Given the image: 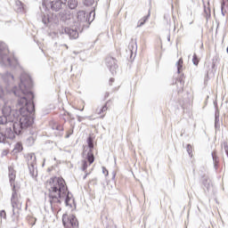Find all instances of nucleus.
<instances>
[{
    "label": "nucleus",
    "instance_id": "nucleus-1",
    "mask_svg": "<svg viewBox=\"0 0 228 228\" xmlns=\"http://www.w3.org/2000/svg\"><path fill=\"white\" fill-rule=\"evenodd\" d=\"M31 86H33V81L31 80V77L28 73H23L20 77V84L19 87L14 86L12 89V94L18 97V107L19 110H12V107L8 105H4L2 113L0 116V130L4 129V126L8 125V122H13V120L20 121V108H26V103L21 105L19 104V101L25 97L28 102L33 103V99H35V94L31 92Z\"/></svg>",
    "mask_w": 228,
    "mask_h": 228
},
{
    "label": "nucleus",
    "instance_id": "nucleus-26",
    "mask_svg": "<svg viewBox=\"0 0 228 228\" xmlns=\"http://www.w3.org/2000/svg\"><path fill=\"white\" fill-rule=\"evenodd\" d=\"M186 151H187L189 156H191V144L187 145Z\"/></svg>",
    "mask_w": 228,
    "mask_h": 228
},
{
    "label": "nucleus",
    "instance_id": "nucleus-6",
    "mask_svg": "<svg viewBox=\"0 0 228 228\" xmlns=\"http://www.w3.org/2000/svg\"><path fill=\"white\" fill-rule=\"evenodd\" d=\"M11 204H12V211H15V209H20L22 208V198H20V195L17 193L15 185H13V188H12Z\"/></svg>",
    "mask_w": 228,
    "mask_h": 228
},
{
    "label": "nucleus",
    "instance_id": "nucleus-12",
    "mask_svg": "<svg viewBox=\"0 0 228 228\" xmlns=\"http://www.w3.org/2000/svg\"><path fill=\"white\" fill-rule=\"evenodd\" d=\"M202 170V173H200V175H201V183L205 188H209V176L204 173L206 172V168L203 167Z\"/></svg>",
    "mask_w": 228,
    "mask_h": 228
},
{
    "label": "nucleus",
    "instance_id": "nucleus-13",
    "mask_svg": "<svg viewBox=\"0 0 228 228\" xmlns=\"http://www.w3.org/2000/svg\"><path fill=\"white\" fill-rule=\"evenodd\" d=\"M15 177H16L15 170H13L12 167H9V181L12 188H13V185L15 186V183H14Z\"/></svg>",
    "mask_w": 228,
    "mask_h": 228
},
{
    "label": "nucleus",
    "instance_id": "nucleus-17",
    "mask_svg": "<svg viewBox=\"0 0 228 228\" xmlns=\"http://www.w3.org/2000/svg\"><path fill=\"white\" fill-rule=\"evenodd\" d=\"M13 75H12V73H6L4 77V80L5 81V83H10V82H13Z\"/></svg>",
    "mask_w": 228,
    "mask_h": 228
},
{
    "label": "nucleus",
    "instance_id": "nucleus-21",
    "mask_svg": "<svg viewBox=\"0 0 228 228\" xmlns=\"http://www.w3.org/2000/svg\"><path fill=\"white\" fill-rule=\"evenodd\" d=\"M199 58L197 57V53H194L193 54V57H192V63H193V65H199Z\"/></svg>",
    "mask_w": 228,
    "mask_h": 228
},
{
    "label": "nucleus",
    "instance_id": "nucleus-32",
    "mask_svg": "<svg viewBox=\"0 0 228 228\" xmlns=\"http://www.w3.org/2000/svg\"><path fill=\"white\" fill-rule=\"evenodd\" d=\"M102 172L105 175H108V169L106 167H102Z\"/></svg>",
    "mask_w": 228,
    "mask_h": 228
},
{
    "label": "nucleus",
    "instance_id": "nucleus-29",
    "mask_svg": "<svg viewBox=\"0 0 228 228\" xmlns=\"http://www.w3.org/2000/svg\"><path fill=\"white\" fill-rule=\"evenodd\" d=\"M102 113H104V111H108V106L106 104L102 106Z\"/></svg>",
    "mask_w": 228,
    "mask_h": 228
},
{
    "label": "nucleus",
    "instance_id": "nucleus-7",
    "mask_svg": "<svg viewBox=\"0 0 228 228\" xmlns=\"http://www.w3.org/2000/svg\"><path fill=\"white\" fill-rule=\"evenodd\" d=\"M30 160H28V170L31 177H37L38 175V171L37 170V156L35 153L29 154Z\"/></svg>",
    "mask_w": 228,
    "mask_h": 228
},
{
    "label": "nucleus",
    "instance_id": "nucleus-25",
    "mask_svg": "<svg viewBox=\"0 0 228 228\" xmlns=\"http://www.w3.org/2000/svg\"><path fill=\"white\" fill-rule=\"evenodd\" d=\"M215 126L216 127H220V118L218 116H216Z\"/></svg>",
    "mask_w": 228,
    "mask_h": 228
},
{
    "label": "nucleus",
    "instance_id": "nucleus-30",
    "mask_svg": "<svg viewBox=\"0 0 228 228\" xmlns=\"http://www.w3.org/2000/svg\"><path fill=\"white\" fill-rule=\"evenodd\" d=\"M96 113L101 115V113H102V107L96 109Z\"/></svg>",
    "mask_w": 228,
    "mask_h": 228
},
{
    "label": "nucleus",
    "instance_id": "nucleus-9",
    "mask_svg": "<svg viewBox=\"0 0 228 228\" xmlns=\"http://www.w3.org/2000/svg\"><path fill=\"white\" fill-rule=\"evenodd\" d=\"M106 65L112 74H115L117 72V69H118V65H117V61L113 57L106 58Z\"/></svg>",
    "mask_w": 228,
    "mask_h": 228
},
{
    "label": "nucleus",
    "instance_id": "nucleus-35",
    "mask_svg": "<svg viewBox=\"0 0 228 228\" xmlns=\"http://www.w3.org/2000/svg\"><path fill=\"white\" fill-rule=\"evenodd\" d=\"M212 158L213 159H215V153H212Z\"/></svg>",
    "mask_w": 228,
    "mask_h": 228
},
{
    "label": "nucleus",
    "instance_id": "nucleus-20",
    "mask_svg": "<svg viewBox=\"0 0 228 228\" xmlns=\"http://www.w3.org/2000/svg\"><path fill=\"white\" fill-rule=\"evenodd\" d=\"M22 151V143L17 142L14 146L13 152H20Z\"/></svg>",
    "mask_w": 228,
    "mask_h": 228
},
{
    "label": "nucleus",
    "instance_id": "nucleus-27",
    "mask_svg": "<svg viewBox=\"0 0 228 228\" xmlns=\"http://www.w3.org/2000/svg\"><path fill=\"white\" fill-rule=\"evenodd\" d=\"M73 134H74V128H71V129L68 132V134H67V135H66V138H70V135Z\"/></svg>",
    "mask_w": 228,
    "mask_h": 228
},
{
    "label": "nucleus",
    "instance_id": "nucleus-8",
    "mask_svg": "<svg viewBox=\"0 0 228 228\" xmlns=\"http://www.w3.org/2000/svg\"><path fill=\"white\" fill-rule=\"evenodd\" d=\"M61 35H68L70 39L76 40V38H79V33L76 28H61L60 30Z\"/></svg>",
    "mask_w": 228,
    "mask_h": 228
},
{
    "label": "nucleus",
    "instance_id": "nucleus-16",
    "mask_svg": "<svg viewBox=\"0 0 228 228\" xmlns=\"http://www.w3.org/2000/svg\"><path fill=\"white\" fill-rule=\"evenodd\" d=\"M68 5H69V8H70V10H76V8H77V1L69 0Z\"/></svg>",
    "mask_w": 228,
    "mask_h": 228
},
{
    "label": "nucleus",
    "instance_id": "nucleus-37",
    "mask_svg": "<svg viewBox=\"0 0 228 228\" xmlns=\"http://www.w3.org/2000/svg\"><path fill=\"white\" fill-rule=\"evenodd\" d=\"M4 129L0 130V131H3Z\"/></svg>",
    "mask_w": 228,
    "mask_h": 228
},
{
    "label": "nucleus",
    "instance_id": "nucleus-10",
    "mask_svg": "<svg viewBox=\"0 0 228 228\" xmlns=\"http://www.w3.org/2000/svg\"><path fill=\"white\" fill-rule=\"evenodd\" d=\"M68 220V224H69V225H71V227H77L78 223H77V219L76 218V216L74 215L69 216V217H67V216H62V224L63 225H67V221Z\"/></svg>",
    "mask_w": 228,
    "mask_h": 228
},
{
    "label": "nucleus",
    "instance_id": "nucleus-4",
    "mask_svg": "<svg viewBox=\"0 0 228 228\" xmlns=\"http://www.w3.org/2000/svg\"><path fill=\"white\" fill-rule=\"evenodd\" d=\"M8 53L6 45L0 42V65H4V67H17V59H10Z\"/></svg>",
    "mask_w": 228,
    "mask_h": 228
},
{
    "label": "nucleus",
    "instance_id": "nucleus-28",
    "mask_svg": "<svg viewBox=\"0 0 228 228\" xmlns=\"http://www.w3.org/2000/svg\"><path fill=\"white\" fill-rule=\"evenodd\" d=\"M0 216H1V218L6 219V211L2 210V211L0 212Z\"/></svg>",
    "mask_w": 228,
    "mask_h": 228
},
{
    "label": "nucleus",
    "instance_id": "nucleus-15",
    "mask_svg": "<svg viewBox=\"0 0 228 228\" xmlns=\"http://www.w3.org/2000/svg\"><path fill=\"white\" fill-rule=\"evenodd\" d=\"M77 20L79 22H86V20H88L86 18V12L85 11H79L77 12Z\"/></svg>",
    "mask_w": 228,
    "mask_h": 228
},
{
    "label": "nucleus",
    "instance_id": "nucleus-33",
    "mask_svg": "<svg viewBox=\"0 0 228 228\" xmlns=\"http://www.w3.org/2000/svg\"><path fill=\"white\" fill-rule=\"evenodd\" d=\"M111 83H115V78H110V85L111 86Z\"/></svg>",
    "mask_w": 228,
    "mask_h": 228
},
{
    "label": "nucleus",
    "instance_id": "nucleus-23",
    "mask_svg": "<svg viewBox=\"0 0 228 228\" xmlns=\"http://www.w3.org/2000/svg\"><path fill=\"white\" fill-rule=\"evenodd\" d=\"M88 168V161L86 160H82V170L85 172Z\"/></svg>",
    "mask_w": 228,
    "mask_h": 228
},
{
    "label": "nucleus",
    "instance_id": "nucleus-11",
    "mask_svg": "<svg viewBox=\"0 0 228 228\" xmlns=\"http://www.w3.org/2000/svg\"><path fill=\"white\" fill-rule=\"evenodd\" d=\"M87 143H88V147L90 149L87 153V161H88L89 165H92V163H94V161H95L94 153H92V149H94V141L92 140V137H88Z\"/></svg>",
    "mask_w": 228,
    "mask_h": 228
},
{
    "label": "nucleus",
    "instance_id": "nucleus-36",
    "mask_svg": "<svg viewBox=\"0 0 228 228\" xmlns=\"http://www.w3.org/2000/svg\"><path fill=\"white\" fill-rule=\"evenodd\" d=\"M86 175H88V174H86V175L84 176V179H86Z\"/></svg>",
    "mask_w": 228,
    "mask_h": 228
},
{
    "label": "nucleus",
    "instance_id": "nucleus-24",
    "mask_svg": "<svg viewBox=\"0 0 228 228\" xmlns=\"http://www.w3.org/2000/svg\"><path fill=\"white\" fill-rule=\"evenodd\" d=\"M53 129H56V131H63V126L61 125H55Z\"/></svg>",
    "mask_w": 228,
    "mask_h": 228
},
{
    "label": "nucleus",
    "instance_id": "nucleus-19",
    "mask_svg": "<svg viewBox=\"0 0 228 228\" xmlns=\"http://www.w3.org/2000/svg\"><path fill=\"white\" fill-rule=\"evenodd\" d=\"M177 67V73L181 74V70H183V59H179V61L176 62Z\"/></svg>",
    "mask_w": 228,
    "mask_h": 228
},
{
    "label": "nucleus",
    "instance_id": "nucleus-3",
    "mask_svg": "<svg viewBox=\"0 0 228 228\" xmlns=\"http://www.w3.org/2000/svg\"><path fill=\"white\" fill-rule=\"evenodd\" d=\"M45 187L48 190L49 202L52 208L56 204H61L64 200L66 206H69L70 201V194L67 183L62 177H52L46 181Z\"/></svg>",
    "mask_w": 228,
    "mask_h": 228
},
{
    "label": "nucleus",
    "instance_id": "nucleus-22",
    "mask_svg": "<svg viewBox=\"0 0 228 228\" xmlns=\"http://www.w3.org/2000/svg\"><path fill=\"white\" fill-rule=\"evenodd\" d=\"M4 142H6V135L0 132V143H4Z\"/></svg>",
    "mask_w": 228,
    "mask_h": 228
},
{
    "label": "nucleus",
    "instance_id": "nucleus-5",
    "mask_svg": "<svg viewBox=\"0 0 228 228\" xmlns=\"http://www.w3.org/2000/svg\"><path fill=\"white\" fill-rule=\"evenodd\" d=\"M66 3L67 0H43L42 8L52 10L53 12H60Z\"/></svg>",
    "mask_w": 228,
    "mask_h": 228
},
{
    "label": "nucleus",
    "instance_id": "nucleus-31",
    "mask_svg": "<svg viewBox=\"0 0 228 228\" xmlns=\"http://www.w3.org/2000/svg\"><path fill=\"white\" fill-rule=\"evenodd\" d=\"M4 94V90H3V87L0 86V97H3Z\"/></svg>",
    "mask_w": 228,
    "mask_h": 228
},
{
    "label": "nucleus",
    "instance_id": "nucleus-34",
    "mask_svg": "<svg viewBox=\"0 0 228 228\" xmlns=\"http://www.w3.org/2000/svg\"><path fill=\"white\" fill-rule=\"evenodd\" d=\"M167 40L170 42V35L167 36Z\"/></svg>",
    "mask_w": 228,
    "mask_h": 228
},
{
    "label": "nucleus",
    "instance_id": "nucleus-14",
    "mask_svg": "<svg viewBox=\"0 0 228 228\" xmlns=\"http://www.w3.org/2000/svg\"><path fill=\"white\" fill-rule=\"evenodd\" d=\"M15 8L18 13H21V12H24L25 10V5L20 0H15Z\"/></svg>",
    "mask_w": 228,
    "mask_h": 228
},
{
    "label": "nucleus",
    "instance_id": "nucleus-2",
    "mask_svg": "<svg viewBox=\"0 0 228 228\" xmlns=\"http://www.w3.org/2000/svg\"><path fill=\"white\" fill-rule=\"evenodd\" d=\"M25 104V107L20 108V118L19 121L13 119L8 121V124L4 126L3 131L5 129V138L13 140L15 134H22V132L28 127L33 126V113H35V105L31 102H28L26 97L19 100V105Z\"/></svg>",
    "mask_w": 228,
    "mask_h": 228
},
{
    "label": "nucleus",
    "instance_id": "nucleus-18",
    "mask_svg": "<svg viewBox=\"0 0 228 228\" xmlns=\"http://www.w3.org/2000/svg\"><path fill=\"white\" fill-rule=\"evenodd\" d=\"M149 17H151V13H149L147 16H144V17L142 18V20H141L139 21L138 27H139V28H142V26H143V24H145V22H147V20H149Z\"/></svg>",
    "mask_w": 228,
    "mask_h": 228
}]
</instances>
